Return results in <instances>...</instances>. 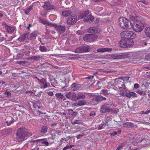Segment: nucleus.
Listing matches in <instances>:
<instances>
[{"instance_id":"1","label":"nucleus","mask_w":150,"mask_h":150,"mask_svg":"<svg viewBox=\"0 0 150 150\" xmlns=\"http://www.w3.org/2000/svg\"><path fill=\"white\" fill-rule=\"evenodd\" d=\"M119 22L120 26L124 29H129L132 27V25L131 22L125 18L120 17Z\"/></svg>"},{"instance_id":"2","label":"nucleus","mask_w":150,"mask_h":150,"mask_svg":"<svg viewBox=\"0 0 150 150\" xmlns=\"http://www.w3.org/2000/svg\"><path fill=\"white\" fill-rule=\"evenodd\" d=\"M31 135V133L25 131L23 128H20L17 131L16 138L19 141L21 142L26 139L25 138L27 137H30Z\"/></svg>"},{"instance_id":"3","label":"nucleus","mask_w":150,"mask_h":150,"mask_svg":"<svg viewBox=\"0 0 150 150\" xmlns=\"http://www.w3.org/2000/svg\"><path fill=\"white\" fill-rule=\"evenodd\" d=\"M89 13V11L88 10L81 11L79 16V18L81 19L84 17L83 20L85 22L91 21L92 22L94 20V17L90 14L87 15Z\"/></svg>"},{"instance_id":"4","label":"nucleus","mask_w":150,"mask_h":150,"mask_svg":"<svg viewBox=\"0 0 150 150\" xmlns=\"http://www.w3.org/2000/svg\"><path fill=\"white\" fill-rule=\"evenodd\" d=\"M120 36L125 39H133L136 37V34L134 32L130 31H124L120 34Z\"/></svg>"},{"instance_id":"5","label":"nucleus","mask_w":150,"mask_h":150,"mask_svg":"<svg viewBox=\"0 0 150 150\" xmlns=\"http://www.w3.org/2000/svg\"><path fill=\"white\" fill-rule=\"evenodd\" d=\"M144 22L137 21L136 24L133 27V30L138 32L142 31L144 28Z\"/></svg>"},{"instance_id":"6","label":"nucleus","mask_w":150,"mask_h":150,"mask_svg":"<svg viewBox=\"0 0 150 150\" xmlns=\"http://www.w3.org/2000/svg\"><path fill=\"white\" fill-rule=\"evenodd\" d=\"M98 36L93 34H88L83 37V39L84 41L89 42H93L97 40Z\"/></svg>"},{"instance_id":"7","label":"nucleus","mask_w":150,"mask_h":150,"mask_svg":"<svg viewBox=\"0 0 150 150\" xmlns=\"http://www.w3.org/2000/svg\"><path fill=\"white\" fill-rule=\"evenodd\" d=\"M77 20L76 16H74L69 17L67 19V23L68 24L73 25L76 23Z\"/></svg>"},{"instance_id":"8","label":"nucleus","mask_w":150,"mask_h":150,"mask_svg":"<svg viewBox=\"0 0 150 150\" xmlns=\"http://www.w3.org/2000/svg\"><path fill=\"white\" fill-rule=\"evenodd\" d=\"M54 28L59 33H62L65 30V27L64 26L61 25H55L54 26Z\"/></svg>"},{"instance_id":"9","label":"nucleus","mask_w":150,"mask_h":150,"mask_svg":"<svg viewBox=\"0 0 150 150\" xmlns=\"http://www.w3.org/2000/svg\"><path fill=\"white\" fill-rule=\"evenodd\" d=\"M39 83L43 85V86H42L40 87L42 89H44L50 86V83L47 82L46 79L44 78H42Z\"/></svg>"},{"instance_id":"10","label":"nucleus","mask_w":150,"mask_h":150,"mask_svg":"<svg viewBox=\"0 0 150 150\" xmlns=\"http://www.w3.org/2000/svg\"><path fill=\"white\" fill-rule=\"evenodd\" d=\"M44 5H42V7L47 10H50L55 8L54 6L50 4L49 1L44 2Z\"/></svg>"},{"instance_id":"11","label":"nucleus","mask_w":150,"mask_h":150,"mask_svg":"<svg viewBox=\"0 0 150 150\" xmlns=\"http://www.w3.org/2000/svg\"><path fill=\"white\" fill-rule=\"evenodd\" d=\"M115 59H123L128 57V55L127 53H124L120 54H115L114 55Z\"/></svg>"},{"instance_id":"12","label":"nucleus","mask_w":150,"mask_h":150,"mask_svg":"<svg viewBox=\"0 0 150 150\" xmlns=\"http://www.w3.org/2000/svg\"><path fill=\"white\" fill-rule=\"evenodd\" d=\"M94 100L97 102L99 103L103 101H105L106 100V98L102 96L101 95H94Z\"/></svg>"},{"instance_id":"13","label":"nucleus","mask_w":150,"mask_h":150,"mask_svg":"<svg viewBox=\"0 0 150 150\" xmlns=\"http://www.w3.org/2000/svg\"><path fill=\"white\" fill-rule=\"evenodd\" d=\"M81 86L80 84L74 83H73L70 87V89L71 90L73 91H76L79 90L81 88Z\"/></svg>"},{"instance_id":"14","label":"nucleus","mask_w":150,"mask_h":150,"mask_svg":"<svg viewBox=\"0 0 150 150\" xmlns=\"http://www.w3.org/2000/svg\"><path fill=\"white\" fill-rule=\"evenodd\" d=\"M5 29L6 30V32L9 33H11L13 32L16 29L15 27L8 26L6 24Z\"/></svg>"},{"instance_id":"15","label":"nucleus","mask_w":150,"mask_h":150,"mask_svg":"<svg viewBox=\"0 0 150 150\" xmlns=\"http://www.w3.org/2000/svg\"><path fill=\"white\" fill-rule=\"evenodd\" d=\"M100 30L98 28L96 27H92L89 28L88 30V33H96L99 32Z\"/></svg>"},{"instance_id":"16","label":"nucleus","mask_w":150,"mask_h":150,"mask_svg":"<svg viewBox=\"0 0 150 150\" xmlns=\"http://www.w3.org/2000/svg\"><path fill=\"white\" fill-rule=\"evenodd\" d=\"M26 38H29L28 33H26L23 34L21 37L18 38V40L20 42H22Z\"/></svg>"},{"instance_id":"17","label":"nucleus","mask_w":150,"mask_h":150,"mask_svg":"<svg viewBox=\"0 0 150 150\" xmlns=\"http://www.w3.org/2000/svg\"><path fill=\"white\" fill-rule=\"evenodd\" d=\"M127 39H122L119 42V44L122 47L124 48L127 47V45L126 44V40Z\"/></svg>"},{"instance_id":"18","label":"nucleus","mask_w":150,"mask_h":150,"mask_svg":"<svg viewBox=\"0 0 150 150\" xmlns=\"http://www.w3.org/2000/svg\"><path fill=\"white\" fill-rule=\"evenodd\" d=\"M123 125H126L127 127L128 128H136L138 126L137 125H134L132 122H127L123 124Z\"/></svg>"},{"instance_id":"19","label":"nucleus","mask_w":150,"mask_h":150,"mask_svg":"<svg viewBox=\"0 0 150 150\" xmlns=\"http://www.w3.org/2000/svg\"><path fill=\"white\" fill-rule=\"evenodd\" d=\"M44 139H38L37 140H33V142H40L41 144H44L45 146H48L49 145V143L48 142L46 141H42L43 140H44Z\"/></svg>"},{"instance_id":"20","label":"nucleus","mask_w":150,"mask_h":150,"mask_svg":"<svg viewBox=\"0 0 150 150\" xmlns=\"http://www.w3.org/2000/svg\"><path fill=\"white\" fill-rule=\"evenodd\" d=\"M42 57L41 55L34 56L30 57V59L34 60H40L42 58Z\"/></svg>"},{"instance_id":"21","label":"nucleus","mask_w":150,"mask_h":150,"mask_svg":"<svg viewBox=\"0 0 150 150\" xmlns=\"http://www.w3.org/2000/svg\"><path fill=\"white\" fill-rule=\"evenodd\" d=\"M71 13V11H64L62 12V15L64 17H67L70 15Z\"/></svg>"},{"instance_id":"22","label":"nucleus","mask_w":150,"mask_h":150,"mask_svg":"<svg viewBox=\"0 0 150 150\" xmlns=\"http://www.w3.org/2000/svg\"><path fill=\"white\" fill-rule=\"evenodd\" d=\"M129 19L131 21L135 22L138 19V17L136 15H129Z\"/></svg>"},{"instance_id":"23","label":"nucleus","mask_w":150,"mask_h":150,"mask_svg":"<svg viewBox=\"0 0 150 150\" xmlns=\"http://www.w3.org/2000/svg\"><path fill=\"white\" fill-rule=\"evenodd\" d=\"M126 44L127 45V47H129L133 46L134 45V42L132 40H129V39H127V40H126Z\"/></svg>"},{"instance_id":"24","label":"nucleus","mask_w":150,"mask_h":150,"mask_svg":"<svg viewBox=\"0 0 150 150\" xmlns=\"http://www.w3.org/2000/svg\"><path fill=\"white\" fill-rule=\"evenodd\" d=\"M86 102L84 100H79L76 106H82L86 104Z\"/></svg>"},{"instance_id":"25","label":"nucleus","mask_w":150,"mask_h":150,"mask_svg":"<svg viewBox=\"0 0 150 150\" xmlns=\"http://www.w3.org/2000/svg\"><path fill=\"white\" fill-rule=\"evenodd\" d=\"M112 49L108 48H102L98 49L97 51L99 52H104L107 51H111Z\"/></svg>"},{"instance_id":"26","label":"nucleus","mask_w":150,"mask_h":150,"mask_svg":"<svg viewBox=\"0 0 150 150\" xmlns=\"http://www.w3.org/2000/svg\"><path fill=\"white\" fill-rule=\"evenodd\" d=\"M48 129V127L47 126H43L42 127L40 132L42 133L45 134L47 132Z\"/></svg>"},{"instance_id":"27","label":"nucleus","mask_w":150,"mask_h":150,"mask_svg":"<svg viewBox=\"0 0 150 150\" xmlns=\"http://www.w3.org/2000/svg\"><path fill=\"white\" fill-rule=\"evenodd\" d=\"M38 34V33L36 31L33 32L30 35H29V38H35Z\"/></svg>"},{"instance_id":"28","label":"nucleus","mask_w":150,"mask_h":150,"mask_svg":"<svg viewBox=\"0 0 150 150\" xmlns=\"http://www.w3.org/2000/svg\"><path fill=\"white\" fill-rule=\"evenodd\" d=\"M83 46H81L77 48L75 50V52L76 53H81L83 52Z\"/></svg>"},{"instance_id":"29","label":"nucleus","mask_w":150,"mask_h":150,"mask_svg":"<svg viewBox=\"0 0 150 150\" xmlns=\"http://www.w3.org/2000/svg\"><path fill=\"white\" fill-rule=\"evenodd\" d=\"M145 32L146 36L150 38V27H147L145 28Z\"/></svg>"},{"instance_id":"30","label":"nucleus","mask_w":150,"mask_h":150,"mask_svg":"<svg viewBox=\"0 0 150 150\" xmlns=\"http://www.w3.org/2000/svg\"><path fill=\"white\" fill-rule=\"evenodd\" d=\"M110 93H108V91L107 89H103L101 93L102 95L106 97L108 96Z\"/></svg>"},{"instance_id":"31","label":"nucleus","mask_w":150,"mask_h":150,"mask_svg":"<svg viewBox=\"0 0 150 150\" xmlns=\"http://www.w3.org/2000/svg\"><path fill=\"white\" fill-rule=\"evenodd\" d=\"M71 99L73 101H76L78 100V96H76V94L75 93H72Z\"/></svg>"},{"instance_id":"32","label":"nucleus","mask_w":150,"mask_h":150,"mask_svg":"<svg viewBox=\"0 0 150 150\" xmlns=\"http://www.w3.org/2000/svg\"><path fill=\"white\" fill-rule=\"evenodd\" d=\"M83 52H87L89 51L90 49V47L88 45H83Z\"/></svg>"},{"instance_id":"33","label":"nucleus","mask_w":150,"mask_h":150,"mask_svg":"<svg viewBox=\"0 0 150 150\" xmlns=\"http://www.w3.org/2000/svg\"><path fill=\"white\" fill-rule=\"evenodd\" d=\"M137 93L139 94L140 95H146L144 91H143V89L142 88H140L138 89L137 90Z\"/></svg>"},{"instance_id":"34","label":"nucleus","mask_w":150,"mask_h":150,"mask_svg":"<svg viewBox=\"0 0 150 150\" xmlns=\"http://www.w3.org/2000/svg\"><path fill=\"white\" fill-rule=\"evenodd\" d=\"M68 111V114L69 115L73 116L76 114L75 112L74 111L71 109H68L67 110Z\"/></svg>"},{"instance_id":"35","label":"nucleus","mask_w":150,"mask_h":150,"mask_svg":"<svg viewBox=\"0 0 150 150\" xmlns=\"http://www.w3.org/2000/svg\"><path fill=\"white\" fill-rule=\"evenodd\" d=\"M33 6H30L27 8L25 10V14L28 15V13L32 10Z\"/></svg>"},{"instance_id":"36","label":"nucleus","mask_w":150,"mask_h":150,"mask_svg":"<svg viewBox=\"0 0 150 150\" xmlns=\"http://www.w3.org/2000/svg\"><path fill=\"white\" fill-rule=\"evenodd\" d=\"M55 96L57 98H58L59 99H62L64 98V95L60 93H56Z\"/></svg>"},{"instance_id":"37","label":"nucleus","mask_w":150,"mask_h":150,"mask_svg":"<svg viewBox=\"0 0 150 150\" xmlns=\"http://www.w3.org/2000/svg\"><path fill=\"white\" fill-rule=\"evenodd\" d=\"M39 50L42 52H45L47 51V48L44 46H40L39 47Z\"/></svg>"},{"instance_id":"38","label":"nucleus","mask_w":150,"mask_h":150,"mask_svg":"<svg viewBox=\"0 0 150 150\" xmlns=\"http://www.w3.org/2000/svg\"><path fill=\"white\" fill-rule=\"evenodd\" d=\"M86 96L82 94L81 93H80L78 95V99H84L86 98Z\"/></svg>"},{"instance_id":"39","label":"nucleus","mask_w":150,"mask_h":150,"mask_svg":"<svg viewBox=\"0 0 150 150\" xmlns=\"http://www.w3.org/2000/svg\"><path fill=\"white\" fill-rule=\"evenodd\" d=\"M72 92H67L66 93L65 96L68 99H71V96L72 95Z\"/></svg>"},{"instance_id":"40","label":"nucleus","mask_w":150,"mask_h":150,"mask_svg":"<svg viewBox=\"0 0 150 150\" xmlns=\"http://www.w3.org/2000/svg\"><path fill=\"white\" fill-rule=\"evenodd\" d=\"M105 111V113L106 112H113L112 110L109 108L107 107H105V108L104 109Z\"/></svg>"},{"instance_id":"41","label":"nucleus","mask_w":150,"mask_h":150,"mask_svg":"<svg viewBox=\"0 0 150 150\" xmlns=\"http://www.w3.org/2000/svg\"><path fill=\"white\" fill-rule=\"evenodd\" d=\"M145 61H150V53L146 55L145 57Z\"/></svg>"},{"instance_id":"42","label":"nucleus","mask_w":150,"mask_h":150,"mask_svg":"<svg viewBox=\"0 0 150 150\" xmlns=\"http://www.w3.org/2000/svg\"><path fill=\"white\" fill-rule=\"evenodd\" d=\"M105 124H101L100 125H98V130H100L102 129L103 128L104 126H105Z\"/></svg>"},{"instance_id":"43","label":"nucleus","mask_w":150,"mask_h":150,"mask_svg":"<svg viewBox=\"0 0 150 150\" xmlns=\"http://www.w3.org/2000/svg\"><path fill=\"white\" fill-rule=\"evenodd\" d=\"M71 137L70 136H67L66 138H62L60 140V142H62L63 140H65V141H67L68 140L70 139Z\"/></svg>"},{"instance_id":"44","label":"nucleus","mask_w":150,"mask_h":150,"mask_svg":"<svg viewBox=\"0 0 150 150\" xmlns=\"http://www.w3.org/2000/svg\"><path fill=\"white\" fill-rule=\"evenodd\" d=\"M4 94L7 95L8 97H9L11 96V92L7 91H4Z\"/></svg>"},{"instance_id":"45","label":"nucleus","mask_w":150,"mask_h":150,"mask_svg":"<svg viewBox=\"0 0 150 150\" xmlns=\"http://www.w3.org/2000/svg\"><path fill=\"white\" fill-rule=\"evenodd\" d=\"M14 122V121L13 120H11V121H7L6 122V123L7 124L8 126H9L11 125V124L13 123Z\"/></svg>"},{"instance_id":"46","label":"nucleus","mask_w":150,"mask_h":150,"mask_svg":"<svg viewBox=\"0 0 150 150\" xmlns=\"http://www.w3.org/2000/svg\"><path fill=\"white\" fill-rule=\"evenodd\" d=\"M74 146L73 145H68L66 147L64 148L63 150H67V149L71 148Z\"/></svg>"},{"instance_id":"47","label":"nucleus","mask_w":150,"mask_h":150,"mask_svg":"<svg viewBox=\"0 0 150 150\" xmlns=\"http://www.w3.org/2000/svg\"><path fill=\"white\" fill-rule=\"evenodd\" d=\"M130 93V92H129V93L126 92L125 93V95L127 98H130L131 97V95Z\"/></svg>"},{"instance_id":"48","label":"nucleus","mask_w":150,"mask_h":150,"mask_svg":"<svg viewBox=\"0 0 150 150\" xmlns=\"http://www.w3.org/2000/svg\"><path fill=\"white\" fill-rule=\"evenodd\" d=\"M105 108V106H101V108H100V112H102V113H105V111L104 110Z\"/></svg>"},{"instance_id":"49","label":"nucleus","mask_w":150,"mask_h":150,"mask_svg":"<svg viewBox=\"0 0 150 150\" xmlns=\"http://www.w3.org/2000/svg\"><path fill=\"white\" fill-rule=\"evenodd\" d=\"M84 134L83 133L79 134V135L76 136V137L77 139H79L81 138L83 136Z\"/></svg>"},{"instance_id":"50","label":"nucleus","mask_w":150,"mask_h":150,"mask_svg":"<svg viewBox=\"0 0 150 150\" xmlns=\"http://www.w3.org/2000/svg\"><path fill=\"white\" fill-rule=\"evenodd\" d=\"M112 122H109V123H108V122H106V125L108 126V127L109 128H111L112 127Z\"/></svg>"},{"instance_id":"51","label":"nucleus","mask_w":150,"mask_h":150,"mask_svg":"<svg viewBox=\"0 0 150 150\" xmlns=\"http://www.w3.org/2000/svg\"><path fill=\"white\" fill-rule=\"evenodd\" d=\"M81 123V121L80 120H76L74 123H72V125H74V124H80Z\"/></svg>"},{"instance_id":"52","label":"nucleus","mask_w":150,"mask_h":150,"mask_svg":"<svg viewBox=\"0 0 150 150\" xmlns=\"http://www.w3.org/2000/svg\"><path fill=\"white\" fill-rule=\"evenodd\" d=\"M130 94L131 95V96L134 97H137V96L136 94L134 92H130Z\"/></svg>"},{"instance_id":"53","label":"nucleus","mask_w":150,"mask_h":150,"mask_svg":"<svg viewBox=\"0 0 150 150\" xmlns=\"http://www.w3.org/2000/svg\"><path fill=\"white\" fill-rule=\"evenodd\" d=\"M19 64L21 65L25 64H26L27 62L26 61H19L18 62Z\"/></svg>"},{"instance_id":"54","label":"nucleus","mask_w":150,"mask_h":150,"mask_svg":"<svg viewBox=\"0 0 150 150\" xmlns=\"http://www.w3.org/2000/svg\"><path fill=\"white\" fill-rule=\"evenodd\" d=\"M124 147L123 145H121L119 146L116 150H120L122 149V148Z\"/></svg>"},{"instance_id":"55","label":"nucleus","mask_w":150,"mask_h":150,"mask_svg":"<svg viewBox=\"0 0 150 150\" xmlns=\"http://www.w3.org/2000/svg\"><path fill=\"white\" fill-rule=\"evenodd\" d=\"M64 105L65 106H70L71 104L68 101H66L64 103Z\"/></svg>"},{"instance_id":"56","label":"nucleus","mask_w":150,"mask_h":150,"mask_svg":"<svg viewBox=\"0 0 150 150\" xmlns=\"http://www.w3.org/2000/svg\"><path fill=\"white\" fill-rule=\"evenodd\" d=\"M56 24H54L52 23H51L49 22H47V25L50 26L52 27H54L55 26Z\"/></svg>"},{"instance_id":"57","label":"nucleus","mask_w":150,"mask_h":150,"mask_svg":"<svg viewBox=\"0 0 150 150\" xmlns=\"http://www.w3.org/2000/svg\"><path fill=\"white\" fill-rule=\"evenodd\" d=\"M40 22L41 23H42L44 25H47L48 22L45 21L43 20H41L40 21Z\"/></svg>"},{"instance_id":"58","label":"nucleus","mask_w":150,"mask_h":150,"mask_svg":"<svg viewBox=\"0 0 150 150\" xmlns=\"http://www.w3.org/2000/svg\"><path fill=\"white\" fill-rule=\"evenodd\" d=\"M47 94L50 96H53L54 95L52 91H49L47 92Z\"/></svg>"},{"instance_id":"59","label":"nucleus","mask_w":150,"mask_h":150,"mask_svg":"<svg viewBox=\"0 0 150 150\" xmlns=\"http://www.w3.org/2000/svg\"><path fill=\"white\" fill-rule=\"evenodd\" d=\"M134 87L135 88H137L139 87V85L138 83H135L134 84Z\"/></svg>"},{"instance_id":"60","label":"nucleus","mask_w":150,"mask_h":150,"mask_svg":"<svg viewBox=\"0 0 150 150\" xmlns=\"http://www.w3.org/2000/svg\"><path fill=\"white\" fill-rule=\"evenodd\" d=\"M129 77H123L122 79L123 80H126L127 81H128L129 79Z\"/></svg>"},{"instance_id":"61","label":"nucleus","mask_w":150,"mask_h":150,"mask_svg":"<svg viewBox=\"0 0 150 150\" xmlns=\"http://www.w3.org/2000/svg\"><path fill=\"white\" fill-rule=\"evenodd\" d=\"M96 115V113L95 112H93V111L91 112L90 113V115L91 116H93V115Z\"/></svg>"},{"instance_id":"62","label":"nucleus","mask_w":150,"mask_h":150,"mask_svg":"<svg viewBox=\"0 0 150 150\" xmlns=\"http://www.w3.org/2000/svg\"><path fill=\"white\" fill-rule=\"evenodd\" d=\"M94 77L93 76H88L85 78L86 79H91Z\"/></svg>"},{"instance_id":"63","label":"nucleus","mask_w":150,"mask_h":150,"mask_svg":"<svg viewBox=\"0 0 150 150\" xmlns=\"http://www.w3.org/2000/svg\"><path fill=\"white\" fill-rule=\"evenodd\" d=\"M33 107L34 108H36L38 106V105H37V103H33Z\"/></svg>"},{"instance_id":"64","label":"nucleus","mask_w":150,"mask_h":150,"mask_svg":"<svg viewBox=\"0 0 150 150\" xmlns=\"http://www.w3.org/2000/svg\"><path fill=\"white\" fill-rule=\"evenodd\" d=\"M34 78L37 79L38 80L39 83L40 82L41 79H40L38 77L35 76H34Z\"/></svg>"}]
</instances>
